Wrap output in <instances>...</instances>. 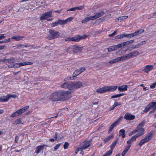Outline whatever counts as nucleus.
<instances>
[{
    "label": "nucleus",
    "mask_w": 156,
    "mask_h": 156,
    "mask_svg": "<svg viewBox=\"0 0 156 156\" xmlns=\"http://www.w3.org/2000/svg\"><path fill=\"white\" fill-rule=\"evenodd\" d=\"M71 93V91L69 90H57L51 94L50 96L49 99L53 101H64L71 98L69 95Z\"/></svg>",
    "instance_id": "obj_1"
},
{
    "label": "nucleus",
    "mask_w": 156,
    "mask_h": 156,
    "mask_svg": "<svg viewBox=\"0 0 156 156\" xmlns=\"http://www.w3.org/2000/svg\"><path fill=\"white\" fill-rule=\"evenodd\" d=\"M29 106H26L23 108L17 110L15 112L12 114L10 117L13 118L18 116L26 111L29 108Z\"/></svg>",
    "instance_id": "obj_2"
},
{
    "label": "nucleus",
    "mask_w": 156,
    "mask_h": 156,
    "mask_svg": "<svg viewBox=\"0 0 156 156\" xmlns=\"http://www.w3.org/2000/svg\"><path fill=\"white\" fill-rule=\"evenodd\" d=\"M49 32V34L48 36V38L50 40L57 38L59 35V33L58 31L50 30Z\"/></svg>",
    "instance_id": "obj_3"
},
{
    "label": "nucleus",
    "mask_w": 156,
    "mask_h": 156,
    "mask_svg": "<svg viewBox=\"0 0 156 156\" xmlns=\"http://www.w3.org/2000/svg\"><path fill=\"white\" fill-rule=\"evenodd\" d=\"M152 137L151 134L149 133L144 138L141 140L140 142L139 143L138 145L140 146H141L145 143L148 141L150 140Z\"/></svg>",
    "instance_id": "obj_4"
},
{
    "label": "nucleus",
    "mask_w": 156,
    "mask_h": 156,
    "mask_svg": "<svg viewBox=\"0 0 156 156\" xmlns=\"http://www.w3.org/2000/svg\"><path fill=\"white\" fill-rule=\"evenodd\" d=\"M52 10L50 11L42 14L40 17V20H42L44 19H46L48 17H52Z\"/></svg>",
    "instance_id": "obj_5"
},
{
    "label": "nucleus",
    "mask_w": 156,
    "mask_h": 156,
    "mask_svg": "<svg viewBox=\"0 0 156 156\" xmlns=\"http://www.w3.org/2000/svg\"><path fill=\"white\" fill-rule=\"evenodd\" d=\"M90 140H85L80 145V147H81V149L85 150L88 148L90 145Z\"/></svg>",
    "instance_id": "obj_6"
},
{
    "label": "nucleus",
    "mask_w": 156,
    "mask_h": 156,
    "mask_svg": "<svg viewBox=\"0 0 156 156\" xmlns=\"http://www.w3.org/2000/svg\"><path fill=\"white\" fill-rule=\"evenodd\" d=\"M87 37V36L85 35L82 36L79 35H76L75 36L71 37L72 41L78 42L80 40L86 38Z\"/></svg>",
    "instance_id": "obj_7"
},
{
    "label": "nucleus",
    "mask_w": 156,
    "mask_h": 156,
    "mask_svg": "<svg viewBox=\"0 0 156 156\" xmlns=\"http://www.w3.org/2000/svg\"><path fill=\"white\" fill-rule=\"evenodd\" d=\"M60 87L62 88H68L70 90H72V82H66L61 84Z\"/></svg>",
    "instance_id": "obj_8"
},
{
    "label": "nucleus",
    "mask_w": 156,
    "mask_h": 156,
    "mask_svg": "<svg viewBox=\"0 0 156 156\" xmlns=\"http://www.w3.org/2000/svg\"><path fill=\"white\" fill-rule=\"evenodd\" d=\"M74 17H69L65 20H58V23L59 24L63 25H64L67 23L70 22L73 19Z\"/></svg>",
    "instance_id": "obj_9"
},
{
    "label": "nucleus",
    "mask_w": 156,
    "mask_h": 156,
    "mask_svg": "<svg viewBox=\"0 0 156 156\" xmlns=\"http://www.w3.org/2000/svg\"><path fill=\"white\" fill-rule=\"evenodd\" d=\"M72 90L76 88H80L82 85V82L80 81L77 82H72Z\"/></svg>",
    "instance_id": "obj_10"
},
{
    "label": "nucleus",
    "mask_w": 156,
    "mask_h": 156,
    "mask_svg": "<svg viewBox=\"0 0 156 156\" xmlns=\"http://www.w3.org/2000/svg\"><path fill=\"white\" fill-rule=\"evenodd\" d=\"M124 118L126 120H132L135 119V116L127 113L124 116Z\"/></svg>",
    "instance_id": "obj_11"
},
{
    "label": "nucleus",
    "mask_w": 156,
    "mask_h": 156,
    "mask_svg": "<svg viewBox=\"0 0 156 156\" xmlns=\"http://www.w3.org/2000/svg\"><path fill=\"white\" fill-rule=\"evenodd\" d=\"M153 66L152 65H147L145 66L143 71L146 73H148L149 71H151L153 68Z\"/></svg>",
    "instance_id": "obj_12"
},
{
    "label": "nucleus",
    "mask_w": 156,
    "mask_h": 156,
    "mask_svg": "<svg viewBox=\"0 0 156 156\" xmlns=\"http://www.w3.org/2000/svg\"><path fill=\"white\" fill-rule=\"evenodd\" d=\"M138 133L136 134L135 135L137 137L143 135L144 133V128H138Z\"/></svg>",
    "instance_id": "obj_13"
},
{
    "label": "nucleus",
    "mask_w": 156,
    "mask_h": 156,
    "mask_svg": "<svg viewBox=\"0 0 156 156\" xmlns=\"http://www.w3.org/2000/svg\"><path fill=\"white\" fill-rule=\"evenodd\" d=\"M96 91L99 93H104L107 92L106 86H105L97 89Z\"/></svg>",
    "instance_id": "obj_14"
},
{
    "label": "nucleus",
    "mask_w": 156,
    "mask_h": 156,
    "mask_svg": "<svg viewBox=\"0 0 156 156\" xmlns=\"http://www.w3.org/2000/svg\"><path fill=\"white\" fill-rule=\"evenodd\" d=\"M72 49H73L74 53H78L80 52L82 50V48L79 47L77 46L73 45L72 47Z\"/></svg>",
    "instance_id": "obj_15"
},
{
    "label": "nucleus",
    "mask_w": 156,
    "mask_h": 156,
    "mask_svg": "<svg viewBox=\"0 0 156 156\" xmlns=\"http://www.w3.org/2000/svg\"><path fill=\"white\" fill-rule=\"evenodd\" d=\"M104 12L103 11H101L97 13L95 15L93 16L94 20L99 17L104 15Z\"/></svg>",
    "instance_id": "obj_16"
},
{
    "label": "nucleus",
    "mask_w": 156,
    "mask_h": 156,
    "mask_svg": "<svg viewBox=\"0 0 156 156\" xmlns=\"http://www.w3.org/2000/svg\"><path fill=\"white\" fill-rule=\"evenodd\" d=\"M107 92L113 91L116 90L117 88L116 86H106Z\"/></svg>",
    "instance_id": "obj_17"
},
{
    "label": "nucleus",
    "mask_w": 156,
    "mask_h": 156,
    "mask_svg": "<svg viewBox=\"0 0 156 156\" xmlns=\"http://www.w3.org/2000/svg\"><path fill=\"white\" fill-rule=\"evenodd\" d=\"M137 138L135 135L132 136L129 140L127 142L128 144L131 145V143L136 140V138Z\"/></svg>",
    "instance_id": "obj_18"
},
{
    "label": "nucleus",
    "mask_w": 156,
    "mask_h": 156,
    "mask_svg": "<svg viewBox=\"0 0 156 156\" xmlns=\"http://www.w3.org/2000/svg\"><path fill=\"white\" fill-rule=\"evenodd\" d=\"M127 86L126 85H123L119 86L118 87V90L120 92H122L127 90Z\"/></svg>",
    "instance_id": "obj_19"
},
{
    "label": "nucleus",
    "mask_w": 156,
    "mask_h": 156,
    "mask_svg": "<svg viewBox=\"0 0 156 156\" xmlns=\"http://www.w3.org/2000/svg\"><path fill=\"white\" fill-rule=\"evenodd\" d=\"M91 20H94L93 16L87 17L85 18L84 19L82 20V23H85Z\"/></svg>",
    "instance_id": "obj_20"
},
{
    "label": "nucleus",
    "mask_w": 156,
    "mask_h": 156,
    "mask_svg": "<svg viewBox=\"0 0 156 156\" xmlns=\"http://www.w3.org/2000/svg\"><path fill=\"white\" fill-rule=\"evenodd\" d=\"M44 145H40L36 147L35 152L37 154L40 152L41 150H43L44 148Z\"/></svg>",
    "instance_id": "obj_21"
},
{
    "label": "nucleus",
    "mask_w": 156,
    "mask_h": 156,
    "mask_svg": "<svg viewBox=\"0 0 156 156\" xmlns=\"http://www.w3.org/2000/svg\"><path fill=\"white\" fill-rule=\"evenodd\" d=\"M113 137L114 135L113 134L111 133L104 140V143H106L108 141L111 140Z\"/></svg>",
    "instance_id": "obj_22"
},
{
    "label": "nucleus",
    "mask_w": 156,
    "mask_h": 156,
    "mask_svg": "<svg viewBox=\"0 0 156 156\" xmlns=\"http://www.w3.org/2000/svg\"><path fill=\"white\" fill-rule=\"evenodd\" d=\"M128 18V16H119L117 19L115 20V22H118L119 21L121 22L122 20L125 19H126Z\"/></svg>",
    "instance_id": "obj_23"
},
{
    "label": "nucleus",
    "mask_w": 156,
    "mask_h": 156,
    "mask_svg": "<svg viewBox=\"0 0 156 156\" xmlns=\"http://www.w3.org/2000/svg\"><path fill=\"white\" fill-rule=\"evenodd\" d=\"M144 32V30L143 29H140L138 30H137L134 32L132 33V35H133V37L134 36H135L138 34H141V33H143Z\"/></svg>",
    "instance_id": "obj_24"
},
{
    "label": "nucleus",
    "mask_w": 156,
    "mask_h": 156,
    "mask_svg": "<svg viewBox=\"0 0 156 156\" xmlns=\"http://www.w3.org/2000/svg\"><path fill=\"white\" fill-rule=\"evenodd\" d=\"M23 37H24L22 36H13L11 37V38L16 41H19L21 40Z\"/></svg>",
    "instance_id": "obj_25"
},
{
    "label": "nucleus",
    "mask_w": 156,
    "mask_h": 156,
    "mask_svg": "<svg viewBox=\"0 0 156 156\" xmlns=\"http://www.w3.org/2000/svg\"><path fill=\"white\" fill-rule=\"evenodd\" d=\"M118 140V139L117 138L112 143V144L110 145V147L111 149L110 150H112L113 151V150L115 147V145L116 144Z\"/></svg>",
    "instance_id": "obj_26"
},
{
    "label": "nucleus",
    "mask_w": 156,
    "mask_h": 156,
    "mask_svg": "<svg viewBox=\"0 0 156 156\" xmlns=\"http://www.w3.org/2000/svg\"><path fill=\"white\" fill-rule=\"evenodd\" d=\"M119 135L121 136L122 137L124 138L125 137V131L123 129H121L119 131Z\"/></svg>",
    "instance_id": "obj_27"
},
{
    "label": "nucleus",
    "mask_w": 156,
    "mask_h": 156,
    "mask_svg": "<svg viewBox=\"0 0 156 156\" xmlns=\"http://www.w3.org/2000/svg\"><path fill=\"white\" fill-rule=\"evenodd\" d=\"M20 67L28 65H31L32 64V63L30 62H23L21 63H19Z\"/></svg>",
    "instance_id": "obj_28"
},
{
    "label": "nucleus",
    "mask_w": 156,
    "mask_h": 156,
    "mask_svg": "<svg viewBox=\"0 0 156 156\" xmlns=\"http://www.w3.org/2000/svg\"><path fill=\"white\" fill-rule=\"evenodd\" d=\"M149 106L151 108L156 109V102H152L149 104Z\"/></svg>",
    "instance_id": "obj_29"
},
{
    "label": "nucleus",
    "mask_w": 156,
    "mask_h": 156,
    "mask_svg": "<svg viewBox=\"0 0 156 156\" xmlns=\"http://www.w3.org/2000/svg\"><path fill=\"white\" fill-rule=\"evenodd\" d=\"M8 101L7 96L0 97V102H5Z\"/></svg>",
    "instance_id": "obj_30"
},
{
    "label": "nucleus",
    "mask_w": 156,
    "mask_h": 156,
    "mask_svg": "<svg viewBox=\"0 0 156 156\" xmlns=\"http://www.w3.org/2000/svg\"><path fill=\"white\" fill-rule=\"evenodd\" d=\"M146 121L145 120L142 121L137 126L138 128H143L142 127L145 125Z\"/></svg>",
    "instance_id": "obj_31"
},
{
    "label": "nucleus",
    "mask_w": 156,
    "mask_h": 156,
    "mask_svg": "<svg viewBox=\"0 0 156 156\" xmlns=\"http://www.w3.org/2000/svg\"><path fill=\"white\" fill-rule=\"evenodd\" d=\"M112 153V150H110L104 154L102 156H109Z\"/></svg>",
    "instance_id": "obj_32"
},
{
    "label": "nucleus",
    "mask_w": 156,
    "mask_h": 156,
    "mask_svg": "<svg viewBox=\"0 0 156 156\" xmlns=\"http://www.w3.org/2000/svg\"><path fill=\"white\" fill-rule=\"evenodd\" d=\"M115 46V45L112 46L108 49V51L109 52H111L116 50Z\"/></svg>",
    "instance_id": "obj_33"
},
{
    "label": "nucleus",
    "mask_w": 156,
    "mask_h": 156,
    "mask_svg": "<svg viewBox=\"0 0 156 156\" xmlns=\"http://www.w3.org/2000/svg\"><path fill=\"white\" fill-rule=\"evenodd\" d=\"M20 123L23 124V123L22 122V119L20 118L17 119L14 123L15 125H17Z\"/></svg>",
    "instance_id": "obj_34"
},
{
    "label": "nucleus",
    "mask_w": 156,
    "mask_h": 156,
    "mask_svg": "<svg viewBox=\"0 0 156 156\" xmlns=\"http://www.w3.org/2000/svg\"><path fill=\"white\" fill-rule=\"evenodd\" d=\"M120 105V104H119L117 102H115L114 104L111 107H110L109 108L110 110H113L114 108L117 106L118 105Z\"/></svg>",
    "instance_id": "obj_35"
},
{
    "label": "nucleus",
    "mask_w": 156,
    "mask_h": 156,
    "mask_svg": "<svg viewBox=\"0 0 156 156\" xmlns=\"http://www.w3.org/2000/svg\"><path fill=\"white\" fill-rule=\"evenodd\" d=\"M32 45H29V46H28L27 45V44H19L17 46V48H22L23 47H30L31 46H32Z\"/></svg>",
    "instance_id": "obj_36"
},
{
    "label": "nucleus",
    "mask_w": 156,
    "mask_h": 156,
    "mask_svg": "<svg viewBox=\"0 0 156 156\" xmlns=\"http://www.w3.org/2000/svg\"><path fill=\"white\" fill-rule=\"evenodd\" d=\"M131 56H136L139 54V52L137 51H135L130 52Z\"/></svg>",
    "instance_id": "obj_37"
},
{
    "label": "nucleus",
    "mask_w": 156,
    "mask_h": 156,
    "mask_svg": "<svg viewBox=\"0 0 156 156\" xmlns=\"http://www.w3.org/2000/svg\"><path fill=\"white\" fill-rule=\"evenodd\" d=\"M7 96L8 101L9 100V99L10 98H15L17 97L16 95H14V94H8L7 95Z\"/></svg>",
    "instance_id": "obj_38"
},
{
    "label": "nucleus",
    "mask_w": 156,
    "mask_h": 156,
    "mask_svg": "<svg viewBox=\"0 0 156 156\" xmlns=\"http://www.w3.org/2000/svg\"><path fill=\"white\" fill-rule=\"evenodd\" d=\"M124 34H119L117 36H115V39H119L122 38L123 37H124Z\"/></svg>",
    "instance_id": "obj_39"
},
{
    "label": "nucleus",
    "mask_w": 156,
    "mask_h": 156,
    "mask_svg": "<svg viewBox=\"0 0 156 156\" xmlns=\"http://www.w3.org/2000/svg\"><path fill=\"white\" fill-rule=\"evenodd\" d=\"M124 37H127V38H130L133 37V35L132 34H124Z\"/></svg>",
    "instance_id": "obj_40"
},
{
    "label": "nucleus",
    "mask_w": 156,
    "mask_h": 156,
    "mask_svg": "<svg viewBox=\"0 0 156 156\" xmlns=\"http://www.w3.org/2000/svg\"><path fill=\"white\" fill-rule=\"evenodd\" d=\"M15 62V59L14 58H10L8 59V62L9 63H13Z\"/></svg>",
    "instance_id": "obj_41"
},
{
    "label": "nucleus",
    "mask_w": 156,
    "mask_h": 156,
    "mask_svg": "<svg viewBox=\"0 0 156 156\" xmlns=\"http://www.w3.org/2000/svg\"><path fill=\"white\" fill-rule=\"evenodd\" d=\"M10 41V38H8L7 39H6L5 40L0 41V44H2L3 43H8Z\"/></svg>",
    "instance_id": "obj_42"
},
{
    "label": "nucleus",
    "mask_w": 156,
    "mask_h": 156,
    "mask_svg": "<svg viewBox=\"0 0 156 156\" xmlns=\"http://www.w3.org/2000/svg\"><path fill=\"white\" fill-rule=\"evenodd\" d=\"M151 109V107H150L149 106V104L147 105V106L146 107L145 109L144 110V112H147L148 111H149L150 109Z\"/></svg>",
    "instance_id": "obj_43"
},
{
    "label": "nucleus",
    "mask_w": 156,
    "mask_h": 156,
    "mask_svg": "<svg viewBox=\"0 0 156 156\" xmlns=\"http://www.w3.org/2000/svg\"><path fill=\"white\" fill-rule=\"evenodd\" d=\"M121 119L119 118L117 121H115L112 124L114 127L118 125V122L120 121Z\"/></svg>",
    "instance_id": "obj_44"
},
{
    "label": "nucleus",
    "mask_w": 156,
    "mask_h": 156,
    "mask_svg": "<svg viewBox=\"0 0 156 156\" xmlns=\"http://www.w3.org/2000/svg\"><path fill=\"white\" fill-rule=\"evenodd\" d=\"M121 119L119 118L117 121H115L112 124L114 127L118 125V122L120 121Z\"/></svg>",
    "instance_id": "obj_45"
},
{
    "label": "nucleus",
    "mask_w": 156,
    "mask_h": 156,
    "mask_svg": "<svg viewBox=\"0 0 156 156\" xmlns=\"http://www.w3.org/2000/svg\"><path fill=\"white\" fill-rule=\"evenodd\" d=\"M121 119L119 118L117 121H115L112 124L114 127L118 125V122L120 121Z\"/></svg>",
    "instance_id": "obj_46"
},
{
    "label": "nucleus",
    "mask_w": 156,
    "mask_h": 156,
    "mask_svg": "<svg viewBox=\"0 0 156 156\" xmlns=\"http://www.w3.org/2000/svg\"><path fill=\"white\" fill-rule=\"evenodd\" d=\"M126 59H128L132 57L130 53L124 55Z\"/></svg>",
    "instance_id": "obj_47"
},
{
    "label": "nucleus",
    "mask_w": 156,
    "mask_h": 156,
    "mask_svg": "<svg viewBox=\"0 0 156 156\" xmlns=\"http://www.w3.org/2000/svg\"><path fill=\"white\" fill-rule=\"evenodd\" d=\"M131 46H132V49L137 48L140 47L138 44H137L135 45H133Z\"/></svg>",
    "instance_id": "obj_48"
},
{
    "label": "nucleus",
    "mask_w": 156,
    "mask_h": 156,
    "mask_svg": "<svg viewBox=\"0 0 156 156\" xmlns=\"http://www.w3.org/2000/svg\"><path fill=\"white\" fill-rule=\"evenodd\" d=\"M84 7V5H81L79 6L76 7V10H81Z\"/></svg>",
    "instance_id": "obj_49"
},
{
    "label": "nucleus",
    "mask_w": 156,
    "mask_h": 156,
    "mask_svg": "<svg viewBox=\"0 0 156 156\" xmlns=\"http://www.w3.org/2000/svg\"><path fill=\"white\" fill-rule=\"evenodd\" d=\"M138 129H137V127L136 128L135 130H134L133 131L129 133V135H133L134 134H135L137 132H138Z\"/></svg>",
    "instance_id": "obj_50"
},
{
    "label": "nucleus",
    "mask_w": 156,
    "mask_h": 156,
    "mask_svg": "<svg viewBox=\"0 0 156 156\" xmlns=\"http://www.w3.org/2000/svg\"><path fill=\"white\" fill-rule=\"evenodd\" d=\"M78 71H79L80 73L84 71L85 70V68L84 67H81L78 69Z\"/></svg>",
    "instance_id": "obj_51"
},
{
    "label": "nucleus",
    "mask_w": 156,
    "mask_h": 156,
    "mask_svg": "<svg viewBox=\"0 0 156 156\" xmlns=\"http://www.w3.org/2000/svg\"><path fill=\"white\" fill-rule=\"evenodd\" d=\"M61 145V144H57L54 147V150L56 151L57 150L58 148Z\"/></svg>",
    "instance_id": "obj_52"
},
{
    "label": "nucleus",
    "mask_w": 156,
    "mask_h": 156,
    "mask_svg": "<svg viewBox=\"0 0 156 156\" xmlns=\"http://www.w3.org/2000/svg\"><path fill=\"white\" fill-rule=\"evenodd\" d=\"M117 62V61L116 59V58L115 59H112L111 60H110L109 61V63L110 64H112L114 63Z\"/></svg>",
    "instance_id": "obj_53"
},
{
    "label": "nucleus",
    "mask_w": 156,
    "mask_h": 156,
    "mask_svg": "<svg viewBox=\"0 0 156 156\" xmlns=\"http://www.w3.org/2000/svg\"><path fill=\"white\" fill-rule=\"evenodd\" d=\"M59 24L58 23V20L56 22H55L54 23H53L51 24V26L52 27H55L57 26Z\"/></svg>",
    "instance_id": "obj_54"
},
{
    "label": "nucleus",
    "mask_w": 156,
    "mask_h": 156,
    "mask_svg": "<svg viewBox=\"0 0 156 156\" xmlns=\"http://www.w3.org/2000/svg\"><path fill=\"white\" fill-rule=\"evenodd\" d=\"M146 41H142L138 43V45H139V47H140L143 44H145Z\"/></svg>",
    "instance_id": "obj_55"
},
{
    "label": "nucleus",
    "mask_w": 156,
    "mask_h": 156,
    "mask_svg": "<svg viewBox=\"0 0 156 156\" xmlns=\"http://www.w3.org/2000/svg\"><path fill=\"white\" fill-rule=\"evenodd\" d=\"M69 144L68 143L66 142L64 145V148L65 149H66L68 148Z\"/></svg>",
    "instance_id": "obj_56"
},
{
    "label": "nucleus",
    "mask_w": 156,
    "mask_h": 156,
    "mask_svg": "<svg viewBox=\"0 0 156 156\" xmlns=\"http://www.w3.org/2000/svg\"><path fill=\"white\" fill-rule=\"evenodd\" d=\"M13 66H14V68H17L20 67L19 63H16L13 64Z\"/></svg>",
    "instance_id": "obj_57"
},
{
    "label": "nucleus",
    "mask_w": 156,
    "mask_h": 156,
    "mask_svg": "<svg viewBox=\"0 0 156 156\" xmlns=\"http://www.w3.org/2000/svg\"><path fill=\"white\" fill-rule=\"evenodd\" d=\"M156 85V82H155L154 83H153L151 84L150 86V87L151 88H154L155 87V86Z\"/></svg>",
    "instance_id": "obj_58"
},
{
    "label": "nucleus",
    "mask_w": 156,
    "mask_h": 156,
    "mask_svg": "<svg viewBox=\"0 0 156 156\" xmlns=\"http://www.w3.org/2000/svg\"><path fill=\"white\" fill-rule=\"evenodd\" d=\"M114 126H113L112 124L109 127V129L108 130V132L110 133L111 132L112 130L114 128Z\"/></svg>",
    "instance_id": "obj_59"
},
{
    "label": "nucleus",
    "mask_w": 156,
    "mask_h": 156,
    "mask_svg": "<svg viewBox=\"0 0 156 156\" xmlns=\"http://www.w3.org/2000/svg\"><path fill=\"white\" fill-rule=\"evenodd\" d=\"M65 40V41H72L71 37H68L66 38Z\"/></svg>",
    "instance_id": "obj_60"
},
{
    "label": "nucleus",
    "mask_w": 156,
    "mask_h": 156,
    "mask_svg": "<svg viewBox=\"0 0 156 156\" xmlns=\"http://www.w3.org/2000/svg\"><path fill=\"white\" fill-rule=\"evenodd\" d=\"M116 32L117 31H115L112 34H109L108 36L110 37H113L116 34Z\"/></svg>",
    "instance_id": "obj_61"
},
{
    "label": "nucleus",
    "mask_w": 156,
    "mask_h": 156,
    "mask_svg": "<svg viewBox=\"0 0 156 156\" xmlns=\"http://www.w3.org/2000/svg\"><path fill=\"white\" fill-rule=\"evenodd\" d=\"M115 48H116V49H117L118 48H120L122 47V45H121V43L120 44H119L117 45H115Z\"/></svg>",
    "instance_id": "obj_62"
},
{
    "label": "nucleus",
    "mask_w": 156,
    "mask_h": 156,
    "mask_svg": "<svg viewBox=\"0 0 156 156\" xmlns=\"http://www.w3.org/2000/svg\"><path fill=\"white\" fill-rule=\"evenodd\" d=\"M5 34H0V40H2L5 37Z\"/></svg>",
    "instance_id": "obj_63"
},
{
    "label": "nucleus",
    "mask_w": 156,
    "mask_h": 156,
    "mask_svg": "<svg viewBox=\"0 0 156 156\" xmlns=\"http://www.w3.org/2000/svg\"><path fill=\"white\" fill-rule=\"evenodd\" d=\"M76 10V7L71 8L67 10V11H74Z\"/></svg>",
    "instance_id": "obj_64"
}]
</instances>
